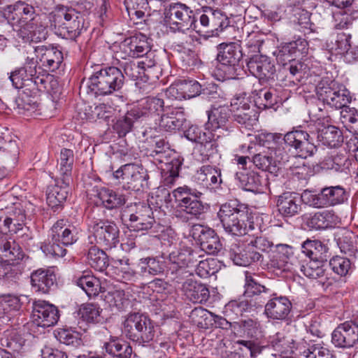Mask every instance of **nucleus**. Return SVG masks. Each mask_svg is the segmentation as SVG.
<instances>
[{
  "mask_svg": "<svg viewBox=\"0 0 358 358\" xmlns=\"http://www.w3.org/2000/svg\"><path fill=\"white\" fill-rule=\"evenodd\" d=\"M96 196L101 201L103 206L109 210L119 208L126 202L123 194L106 187L97 189Z\"/></svg>",
  "mask_w": 358,
  "mask_h": 358,
  "instance_id": "obj_39",
  "label": "nucleus"
},
{
  "mask_svg": "<svg viewBox=\"0 0 358 358\" xmlns=\"http://www.w3.org/2000/svg\"><path fill=\"white\" fill-rule=\"evenodd\" d=\"M134 342L144 345L153 340L155 335V326L152 320L145 315Z\"/></svg>",
  "mask_w": 358,
  "mask_h": 358,
  "instance_id": "obj_58",
  "label": "nucleus"
},
{
  "mask_svg": "<svg viewBox=\"0 0 358 358\" xmlns=\"http://www.w3.org/2000/svg\"><path fill=\"white\" fill-rule=\"evenodd\" d=\"M208 122L205 127L206 129L216 130L222 129L226 132L229 131L228 126L231 113L227 106H219L213 107L210 110L207 111Z\"/></svg>",
  "mask_w": 358,
  "mask_h": 358,
  "instance_id": "obj_26",
  "label": "nucleus"
},
{
  "mask_svg": "<svg viewBox=\"0 0 358 358\" xmlns=\"http://www.w3.org/2000/svg\"><path fill=\"white\" fill-rule=\"evenodd\" d=\"M142 60L138 62L140 66L143 69V76L145 78V82L155 81L159 79L161 73L160 66L158 65V59L155 50H151L149 46L148 52H145L143 56H141Z\"/></svg>",
  "mask_w": 358,
  "mask_h": 358,
  "instance_id": "obj_32",
  "label": "nucleus"
},
{
  "mask_svg": "<svg viewBox=\"0 0 358 358\" xmlns=\"http://www.w3.org/2000/svg\"><path fill=\"white\" fill-rule=\"evenodd\" d=\"M243 57L241 45L236 43H221L218 46L217 60V71L222 74L224 79L234 78L238 76L241 68V60Z\"/></svg>",
  "mask_w": 358,
  "mask_h": 358,
  "instance_id": "obj_9",
  "label": "nucleus"
},
{
  "mask_svg": "<svg viewBox=\"0 0 358 358\" xmlns=\"http://www.w3.org/2000/svg\"><path fill=\"white\" fill-rule=\"evenodd\" d=\"M296 249L292 245L279 243L274 246L270 258L272 268L282 271H288L297 266L299 261L295 255Z\"/></svg>",
  "mask_w": 358,
  "mask_h": 358,
  "instance_id": "obj_19",
  "label": "nucleus"
},
{
  "mask_svg": "<svg viewBox=\"0 0 358 358\" xmlns=\"http://www.w3.org/2000/svg\"><path fill=\"white\" fill-rule=\"evenodd\" d=\"M106 352L113 358H131L132 348L126 341L111 338L104 344Z\"/></svg>",
  "mask_w": 358,
  "mask_h": 358,
  "instance_id": "obj_43",
  "label": "nucleus"
},
{
  "mask_svg": "<svg viewBox=\"0 0 358 358\" xmlns=\"http://www.w3.org/2000/svg\"><path fill=\"white\" fill-rule=\"evenodd\" d=\"M182 290L186 298L195 303L206 302L210 295L209 290L206 285L192 279H188L183 282Z\"/></svg>",
  "mask_w": 358,
  "mask_h": 358,
  "instance_id": "obj_33",
  "label": "nucleus"
},
{
  "mask_svg": "<svg viewBox=\"0 0 358 358\" xmlns=\"http://www.w3.org/2000/svg\"><path fill=\"white\" fill-rule=\"evenodd\" d=\"M292 307V303L287 297L273 293L270 294V299L265 305L264 314L268 318L282 320L287 317Z\"/></svg>",
  "mask_w": 358,
  "mask_h": 358,
  "instance_id": "obj_22",
  "label": "nucleus"
},
{
  "mask_svg": "<svg viewBox=\"0 0 358 358\" xmlns=\"http://www.w3.org/2000/svg\"><path fill=\"white\" fill-rule=\"evenodd\" d=\"M268 150L270 151L269 153H266L264 151L255 154L252 157L251 162H252L257 169L262 171L275 174L279 170L278 164H280L281 160L283 159V156L276 157V159H274L272 153L273 152L275 154V152L268 149Z\"/></svg>",
  "mask_w": 358,
  "mask_h": 358,
  "instance_id": "obj_36",
  "label": "nucleus"
},
{
  "mask_svg": "<svg viewBox=\"0 0 358 358\" xmlns=\"http://www.w3.org/2000/svg\"><path fill=\"white\" fill-rule=\"evenodd\" d=\"M31 319L33 324L37 327H53L59 319V311L57 306L46 301H35L32 304Z\"/></svg>",
  "mask_w": 358,
  "mask_h": 358,
  "instance_id": "obj_14",
  "label": "nucleus"
},
{
  "mask_svg": "<svg viewBox=\"0 0 358 358\" xmlns=\"http://www.w3.org/2000/svg\"><path fill=\"white\" fill-rule=\"evenodd\" d=\"M277 207L283 217H291L301 210V199L296 193L285 192L278 196Z\"/></svg>",
  "mask_w": 358,
  "mask_h": 358,
  "instance_id": "obj_29",
  "label": "nucleus"
},
{
  "mask_svg": "<svg viewBox=\"0 0 358 358\" xmlns=\"http://www.w3.org/2000/svg\"><path fill=\"white\" fill-rule=\"evenodd\" d=\"M217 217L224 231L233 236L250 235L255 229L253 216L248 205L238 200H231L221 205Z\"/></svg>",
  "mask_w": 358,
  "mask_h": 358,
  "instance_id": "obj_4",
  "label": "nucleus"
},
{
  "mask_svg": "<svg viewBox=\"0 0 358 358\" xmlns=\"http://www.w3.org/2000/svg\"><path fill=\"white\" fill-rule=\"evenodd\" d=\"M105 301L112 309L115 308L117 311L125 310L130 304V301L123 290L108 292L105 296Z\"/></svg>",
  "mask_w": 358,
  "mask_h": 358,
  "instance_id": "obj_60",
  "label": "nucleus"
},
{
  "mask_svg": "<svg viewBox=\"0 0 358 358\" xmlns=\"http://www.w3.org/2000/svg\"><path fill=\"white\" fill-rule=\"evenodd\" d=\"M0 15L13 26L16 24H27L34 20L36 10L33 6L19 1L13 5L0 7Z\"/></svg>",
  "mask_w": 358,
  "mask_h": 358,
  "instance_id": "obj_17",
  "label": "nucleus"
},
{
  "mask_svg": "<svg viewBox=\"0 0 358 358\" xmlns=\"http://www.w3.org/2000/svg\"><path fill=\"white\" fill-rule=\"evenodd\" d=\"M96 244L104 250L115 248L120 243V230L113 221L99 220L90 226Z\"/></svg>",
  "mask_w": 358,
  "mask_h": 358,
  "instance_id": "obj_11",
  "label": "nucleus"
},
{
  "mask_svg": "<svg viewBox=\"0 0 358 358\" xmlns=\"http://www.w3.org/2000/svg\"><path fill=\"white\" fill-rule=\"evenodd\" d=\"M74 162L73 151L67 148H62L58 159V171L59 176L66 182L71 181L72 169Z\"/></svg>",
  "mask_w": 358,
  "mask_h": 358,
  "instance_id": "obj_45",
  "label": "nucleus"
},
{
  "mask_svg": "<svg viewBox=\"0 0 358 358\" xmlns=\"http://www.w3.org/2000/svg\"><path fill=\"white\" fill-rule=\"evenodd\" d=\"M235 179L239 182L240 186L245 191L255 194L264 192L262 178L257 172L254 171L237 172L235 174Z\"/></svg>",
  "mask_w": 358,
  "mask_h": 358,
  "instance_id": "obj_34",
  "label": "nucleus"
},
{
  "mask_svg": "<svg viewBox=\"0 0 358 358\" xmlns=\"http://www.w3.org/2000/svg\"><path fill=\"white\" fill-rule=\"evenodd\" d=\"M77 285L85 291L89 297L97 296L101 289L99 280L90 275L80 277L77 280Z\"/></svg>",
  "mask_w": 358,
  "mask_h": 358,
  "instance_id": "obj_62",
  "label": "nucleus"
},
{
  "mask_svg": "<svg viewBox=\"0 0 358 358\" xmlns=\"http://www.w3.org/2000/svg\"><path fill=\"white\" fill-rule=\"evenodd\" d=\"M124 76L118 67L108 66L93 73L87 86L96 96H106L119 92L124 85Z\"/></svg>",
  "mask_w": 358,
  "mask_h": 358,
  "instance_id": "obj_8",
  "label": "nucleus"
},
{
  "mask_svg": "<svg viewBox=\"0 0 358 358\" xmlns=\"http://www.w3.org/2000/svg\"><path fill=\"white\" fill-rule=\"evenodd\" d=\"M121 219L129 222L134 231H147L157 228L159 224L153 216L152 208L144 203H135L127 206L122 211Z\"/></svg>",
  "mask_w": 358,
  "mask_h": 358,
  "instance_id": "obj_10",
  "label": "nucleus"
},
{
  "mask_svg": "<svg viewBox=\"0 0 358 358\" xmlns=\"http://www.w3.org/2000/svg\"><path fill=\"white\" fill-rule=\"evenodd\" d=\"M324 262H319L317 259H310L306 264L304 262L299 260L296 268L303 273L304 275L309 278L317 279L324 275L325 269L323 266Z\"/></svg>",
  "mask_w": 358,
  "mask_h": 358,
  "instance_id": "obj_52",
  "label": "nucleus"
},
{
  "mask_svg": "<svg viewBox=\"0 0 358 358\" xmlns=\"http://www.w3.org/2000/svg\"><path fill=\"white\" fill-rule=\"evenodd\" d=\"M148 38L142 34H135L126 38L120 43L119 50L115 53L116 60L132 57H140L149 50Z\"/></svg>",
  "mask_w": 358,
  "mask_h": 358,
  "instance_id": "obj_13",
  "label": "nucleus"
},
{
  "mask_svg": "<svg viewBox=\"0 0 358 358\" xmlns=\"http://www.w3.org/2000/svg\"><path fill=\"white\" fill-rule=\"evenodd\" d=\"M301 252L308 259L327 262L329 248L327 244L320 240L308 238L301 244Z\"/></svg>",
  "mask_w": 358,
  "mask_h": 358,
  "instance_id": "obj_35",
  "label": "nucleus"
},
{
  "mask_svg": "<svg viewBox=\"0 0 358 358\" xmlns=\"http://www.w3.org/2000/svg\"><path fill=\"white\" fill-rule=\"evenodd\" d=\"M36 58L27 57L23 67L16 69L10 73L9 79L16 89L29 91L31 96L47 89L51 76L43 71H38L37 66L45 71H55L63 62L62 52L52 45L34 47Z\"/></svg>",
  "mask_w": 358,
  "mask_h": 358,
  "instance_id": "obj_1",
  "label": "nucleus"
},
{
  "mask_svg": "<svg viewBox=\"0 0 358 358\" xmlns=\"http://www.w3.org/2000/svg\"><path fill=\"white\" fill-rule=\"evenodd\" d=\"M299 354L306 358H333L332 352L320 343L308 345L303 351L299 350Z\"/></svg>",
  "mask_w": 358,
  "mask_h": 358,
  "instance_id": "obj_64",
  "label": "nucleus"
},
{
  "mask_svg": "<svg viewBox=\"0 0 358 358\" xmlns=\"http://www.w3.org/2000/svg\"><path fill=\"white\" fill-rule=\"evenodd\" d=\"M169 141L162 138H155L151 148L148 150L147 155L153 160L162 164L174 155Z\"/></svg>",
  "mask_w": 358,
  "mask_h": 358,
  "instance_id": "obj_40",
  "label": "nucleus"
},
{
  "mask_svg": "<svg viewBox=\"0 0 358 358\" xmlns=\"http://www.w3.org/2000/svg\"><path fill=\"white\" fill-rule=\"evenodd\" d=\"M229 257L234 264L241 266H247L253 262L263 261V255L258 251L254 250L252 245L248 244L240 245L233 243L229 250Z\"/></svg>",
  "mask_w": 358,
  "mask_h": 358,
  "instance_id": "obj_21",
  "label": "nucleus"
},
{
  "mask_svg": "<svg viewBox=\"0 0 358 358\" xmlns=\"http://www.w3.org/2000/svg\"><path fill=\"white\" fill-rule=\"evenodd\" d=\"M255 140L260 146L274 151L275 157L282 154L287 156L280 148L282 141L289 150H293L298 157L303 159L313 155L317 151L313 138L307 131L299 129L287 132L283 138L280 134L262 133L256 136Z\"/></svg>",
  "mask_w": 358,
  "mask_h": 358,
  "instance_id": "obj_2",
  "label": "nucleus"
},
{
  "mask_svg": "<svg viewBox=\"0 0 358 358\" xmlns=\"http://www.w3.org/2000/svg\"><path fill=\"white\" fill-rule=\"evenodd\" d=\"M134 109V115L139 119H144L155 115L159 116L164 111V101L158 96H148L143 99L138 105L132 106Z\"/></svg>",
  "mask_w": 358,
  "mask_h": 358,
  "instance_id": "obj_27",
  "label": "nucleus"
},
{
  "mask_svg": "<svg viewBox=\"0 0 358 358\" xmlns=\"http://www.w3.org/2000/svg\"><path fill=\"white\" fill-rule=\"evenodd\" d=\"M134 109L131 107L125 115L120 117L113 124V129L117 134L119 137H124L131 131L134 122L137 121L139 117L134 115Z\"/></svg>",
  "mask_w": 358,
  "mask_h": 358,
  "instance_id": "obj_56",
  "label": "nucleus"
},
{
  "mask_svg": "<svg viewBox=\"0 0 358 358\" xmlns=\"http://www.w3.org/2000/svg\"><path fill=\"white\" fill-rule=\"evenodd\" d=\"M254 102L259 109L273 108L278 103V96L274 88H262L252 91Z\"/></svg>",
  "mask_w": 358,
  "mask_h": 358,
  "instance_id": "obj_42",
  "label": "nucleus"
},
{
  "mask_svg": "<svg viewBox=\"0 0 358 358\" xmlns=\"http://www.w3.org/2000/svg\"><path fill=\"white\" fill-rule=\"evenodd\" d=\"M194 177L197 183L210 189H219L222 182L221 170L210 165L200 167Z\"/></svg>",
  "mask_w": 358,
  "mask_h": 358,
  "instance_id": "obj_25",
  "label": "nucleus"
},
{
  "mask_svg": "<svg viewBox=\"0 0 358 358\" xmlns=\"http://www.w3.org/2000/svg\"><path fill=\"white\" fill-rule=\"evenodd\" d=\"M56 338L63 344L78 348L83 345L80 334L71 329H59L57 331Z\"/></svg>",
  "mask_w": 358,
  "mask_h": 358,
  "instance_id": "obj_63",
  "label": "nucleus"
},
{
  "mask_svg": "<svg viewBox=\"0 0 358 358\" xmlns=\"http://www.w3.org/2000/svg\"><path fill=\"white\" fill-rule=\"evenodd\" d=\"M219 138H214V136L210 131H208L206 140L201 141L199 144V156H196V159L201 162H206L218 152Z\"/></svg>",
  "mask_w": 358,
  "mask_h": 358,
  "instance_id": "obj_48",
  "label": "nucleus"
},
{
  "mask_svg": "<svg viewBox=\"0 0 358 358\" xmlns=\"http://www.w3.org/2000/svg\"><path fill=\"white\" fill-rule=\"evenodd\" d=\"M192 257L190 252L183 250H176L169 255V268L171 273L182 271L189 266Z\"/></svg>",
  "mask_w": 358,
  "mask_h": 358,
  "instance_id": "obj_49",
  "label": "nucleus"
},
{
  "mask_svg": "<svg viewBox=\"0 0 358 358\" xmlns=\"http://www.w3.org/2000/svg\"><path fill=\"white\" fill-rule=\"evenodd\" d=\"M82 229L67 219L58 220L51 228V240L44 242L41 249L46 256L63 257L66 254L64 246L76 243L80 236Z\"/></svg>",
  "mask_w": 358,
  "mask_h": 358,
  "instance_id": "obj_5",
  "label": "nucleus"
},
{
  "mask_svg": "<svg viewBox=\"0 0 358 358\" xmlns=\"http://www.w3.org/2000/svg\"><path fill=\"white\" fill-rule=\"evenodd\" d=\"M331 342L336 348H353L358 343V324L352 320L338 324L331 333Z\"/></svg>",
  "mask_w": 358,
  "mask_h": 358,
  "instance_id": "obj_18",
  "label": "nucleus"
},
{
  "mask_svg": "<svg viewBox=\"0 0 358 358\" xmlns=\"http://www.w3.org/2000/svg\"><path fill=\"white\" fill-rule=\"evenodd\" d=\"M145 315L139 313H130L124 320L123 331L131 341H134L138 331V328L141 325Z\"/></svg>",
  "mask_w": 358,
  "mask_h": 358,
  "instance_id": "obj_59",
  "label": "nucleus"
},
{
  "mask_svg": "<svg viewBox=\"0 0 358 358\" xmlns=\"http://www.w3.org/2000/svg\"><path fill=\"white\" fill-rule=\"evenodd\" d=\"M31 284L36 292L48 294L57 286L56 275L50 269H37L31 274Z\"/></svg>",
  "mask_w": 358,
  "mask_h": 358,
  "instance_id": "obj_23",
  "label": "nucleus"
},
{
  "mask_svg": "<svg viewBox=\"0 0 358 358\" xmlns=\"http://www.w3.org/2000/svg\"><path fill=\"white\" fill-rule=\"evenodd\" d=\"M322 164L324 169L348 173L352 165V160L346 153L339 152L325 157Z\"/></svg>",
  "mask_w": 358,
  "mask_h": 358,
  "instance_id": "obj_37",
  "label": "nucleus"
},
{
  "mask_svg": "<svg viewBox=\"0 0 358 358\" xmlns=\"http://www.w3.org/2000/svg\"><path fill=\"white\" fill-rule=\"evenodd\" d=\"M335 85L334 81L330 83L321 81L316 87L317 94L319 99L331 108L341 109L347 106L351 98L347 90H337Z\"/></svg>",
  "mask_w": 358,
  "mask_h": 358,
  "instance_id": "obj_15",
  "label": "nucleus"
},
{
  "mask_svg": "<svg viewBox=\"0 0 358 358\" xmlns=\"http://www.w3.org/2000/svg\"><path fill=\"white\" fill-rule=\"evenodd\" d=\"M334 238L343 253L352 258L358 256V236L352 231L341 229L334 234Z\"/></svg>",
  "mask_w": 358,
  "mask_h": 358,
  "instance_id": "obj_31",
  "label": "nucleus"
},
{
  "mask_svg": "<svg viewBox=\"0 0 358 358\" xmlns=\"http://www.w3.org/2000/svg\"><path fill=\"white\" fill-rule=\"evenodd\" d=\"M247 67L250 73L261 83L275 79L276 69L274 62L266 55L252 56L247 62Z\"/></svg>",
  "mask_w": 358,
  "mask_h": 358,
  "instance_id": "obj_20",
  "label": "nucleus"
},
{
  "mask_svg": "<svg viewBox=\"0 0 358 358\" xmlns=\"http://www.w3.org/2000/svg\"><path fill=\"white\" fill-rule=\"evenodd\" d=\"M102 309L94 303H87L81 306L79 314L83 321L90 324L101 323L103 320L101 316Z\"/></svg>",
  "mask_w": 358,
  "mask_h": 358,
  "instance_id": "obj_57",
  "label": "nucleus"
},
{
  "mask_svg": "<svg viewBox=\"0 0 358 358\" xmlns=\"http://www.w3.org/2000/svg\"><path fill=\"white\" fill-rule=\"evenodd\" d=\"M138 266L143 276L156 275L164 273L166 263L158 257H147L139 259Z\"/></svg>",
  "mask_w": 358,
  "mask_h": 358,
  "instance_id": "obj_46",
  "label": "nucleus"
},
{
  "mask_svg": "<svg viewBox=\"0 0 358 358\" xmlns=\"http://www.w3.org/2000/svg\"><path fill=\"white\" fill-rule=\"evenodd\" d=\"M103 250L94 245L89 249L87 255L88 264L98 271H103L108 266V256Z\"/></svg>",
  "mask_w": 358,
  "mask_h": 358,
  "instance_id": "obj_51",
  "label": "nucleus"
},
{
  "mask_svg": "<svg viewBox=\"0 0 358 358\" xmlns=\"http://www.w3.org/2000/svg\"><path fill=\"white\" fill-rule=\"evenodd\" d=\"M256 307L255 303L246 299L231 300L225 306V311L228 315L236 317L243 316L245 313H250Z\"/></svg>",
  "mask_w": 358,
  "mask_h": 358,
  "instance_id": "obj_55",
  "label": "nucleus"
},
{
  "mask_svg": "<svg viewBox=\"0 0 358 358\" xmlns=\"http://www.w3.org/2000/svg\"><path fill=\"white\" fill-rule=\"evenodd\" d=\"M190 235L201 249L209 255H216L222 249V244L215 231L204 225L194 224Z\"/></svg>",
  "mask_w": 358,
  "mask_h": 358,
  "instance_id": "obj_16",
  "label": "nucleus"
},
{
  "mask_svg": "<svg viewBox=\"0 0 358 358\" xmlns=\"http://www.w3.org/2000/svg\"><path fill=\"white\" fill-rule=\"evenodd\" d=\"M201 192L185 185L173 191L176 203V217L187 220L199 219L208 209V205L201 200Z\"/></svg>",
  "mask_w": 358,
  "mask_h": 358,
  "instance_id": "obj_7",
  "label": "nucleus"
},
{
  "mask_svg": "<svg viewBox=\"0 0 358 358\" xmlns=\"http://www.w3.org/2000/svg\"><path fill=\"white\" fill-rule=\"evenodd\" d=\"M303 219L308 227L317 230L334 227L339 222L338 217L328 210L306 215Z\"/></svg>",
  "mask_w": 358,
  "mask_h": 358,
  "instance_id": "obj_28",
  "label": "nucleus"
},
{
  "mask_svg": "<svg viewBox=\"0 0 358 358\" xmlns=\"http://www.w3.org/2000/svg\"><path fill=\"white\" fill-rule=\"evenodd\" d=\"M185 122L184 108L166 106L159 124L164 130L172 131L179 130Z\"/></svg>",
  "mask_w": 358,
  "mask_h": 358,
  "instance_id": "obj_24",
  "label": "nucleus"
},
{
  "mask_svg": "<svg viewBox=\"0 0 358 358\" xmlns=\"http://www.w3.org/2000/svg\"><path fill=\"white\" fill-rule=\"evenodd\" d=\"M164 19L172 32L182 33L181 40L174 43L176 46L185 48L191 43L192 37L185 32L196 28V20L194 11L189 6L182 3H170L165 8Z\"/></svg>",
  "mask_w": 358,
  "mask_h": 358,
  "instance_id": "obj_6",
  "label": "nucleus"
},
{
  "mask_svg": "<svg viewBox=\"0 0 358 358\" xmlns=\"http://www.w3.org/2000/svg\"><path fill=\"white\" fill-rule=\"evenodd\" d=\"M92 5L90 2L83 6L77 5L76 7L58 5L50 13V28L58 36L71 41H76L83 31L85 27V9H90Z\"/></svg>",
  "mask_w": 358,
  "mask_h": 358,
  "instance_id": "obj_3",
  "label": "nucleus"
},
{
  "mask_svg": "<svg viewBox=\"0 0 358 358\" xmlns=\"http://www.w3.org/2000/svg\"><path fill=\"white\" fill-rule=\"evenodd\" d=\"M0 254L5 259L6 262L14 264L15 261L23 259L25 255L22 248L15 241L6 239L0 242Z\"/></svg>",
  "mask_w": 358,
  "mask_h": 358,
  "instance_id": "obj_50",
  "label": "nucleus"
},
{
  "mask_svg": "<svg viewBox=\"0 0 358 358\" xmlns=\"http://www.w3.org/2000/svg\"><path fill=\"white\" fill-rule=\"evenodd\" d=\"M57 177L55 184L47 190V203L52 208H57L66 201L69 193V183Z\"/></svg>",
  "mask_w": 358,
  "mask_h": 358,
  "instance_id": "obj_30",
  "label": "nucleus"
},
{
  "mask_svg": "<svg viewBox=\"0 0 358 358\" xmlns=\"http://www.w3.org/2000/svg\"><path fill=\"white\" fill-rule=\"evenodd\" d=\"M117 179L121 178L129 189L140 191L148 187L149 176L141 165L127 164L122 166L114 173Z\"/></svg>",
  "mask_w": 358,
  "mask_h": 358,
  "instance_id": "obj_12",
  "label": "nucleus"
},
{
  "mask_svg": "<svg viewBox=\"0 0 358 358\" xmlns=\"http://www.w3.org/2000/svg\"><path fill=\"white\" fill-rule=\"evenodd\" d=\"M270 345L276 352L280 353L281 357L285 355L294 354L298 350L296 346V341L290 336H285L278 332L269 338Z\"/></svg>",
  "mask_w": 358,
  "mask_h": 358,
  "instance_id": "obj_38",
  "label": "nucleus"
},
{
  "mask_svg": "<svg viewBox=\"0 0 358 358\" xmlns=\"http://www.w3.org/2000/svg\"><path fill=\"white\" fill-rule=\"evenodd\" d=\"M234 120L247 129H252L257 123L258 116L252 108L231 111Z\"/></svg>",
  "mask_w": 358,
  "mask_h": 358,
  "instance_id": "obj_54",
  "label": "nucleus"
},
{
  "mask_svg": "<svg viewBox=\"0 0 358 358\" xmlns=\"http://www.w3.org/2000/svg\"><path fill=\"white\" fill-rule=\"evenodd\" d=\"M325 207L343 203L348 199L347 193L343 186H329L321 189Z\"/></svg>",
  "mask_w": 358,
  "mask_h": 358,
  "instance_id": "obj_47",
  "label": "nucleus"
},
{
  "mask_svg": "<svg viewBox=\"0 0 358 358\" xmlns=\"http://www.w3.org/2000/svg\"><path fill=\"white\" fill-rule=\"evenodd\" d=\"M125 6L128 16L131 20L142 19L145 11L148 10V0H124Z\"/></svg>",
  "mask_w": 358,
  "mask_h": 358,
  "instance_id": "obj_61",
  "label": "nucleus"
},
{
  "mask_svg": "<svg viewBox=\"0 0 358 358\" xmlns=\"http://www.w3.org/2000/svg\"><path fill=\"white\" fill-rule=\"evenodd\" d=\"M259 276L249 271L245 272L244 292L245 297H253L262 293H268L270 289L260 282Z\"/></svg>",
  "mask_w": 358,
  "mask_h": 358,
  "instance_id": "obj_44",
  "label": "nucleus"
},
{
  "mask_svg": "<svg viewBox=\"0 0 358 358\" xmlns=\"http://www.w3.org/2000/svg\"><path fill=\"white\" fill-rule=\"evenodd\" d=\"M183 163V158L178 155L176 152L174 155L169 157L166 162L162 164H165L164 171H166L164 182L166 185H173L175 182L176 178L179 176V171Z\"/></svg>",
  "mask_w": 358,
  "mask_h": 358,
  "instance_id": "obj_53",
  "label": "nucleus"
},
{
  "mask_svg": "<svg viewBox=\"0 0 358 358\" xmlns=\"http://www.w3.org/2000/svg\"><path fill=\"white\" fill-rule=\"evenodd\" d=\"M317 139L322 145L335 148L341 145L343 136L341 131L338 127L328 125L318 129Z\"/></svg>",
  "mask_w": 358,
  "mask_h": 358,
  "instance_id": "obj_41",
  "label": "nucleus"
}]
</instances>
